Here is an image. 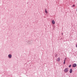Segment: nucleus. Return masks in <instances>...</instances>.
<instances>
[{"label":"nucleus","instance_id":"obj_1","mask_svg":"<svg viewBox=\"0 0 77 77\" xmlns=\"http://www.w3.org/2000/svg\"><path fill=\"white\" fill-rule=\"evenodd\" d=\"M8 57L10 59L12 58V55L11 54H9L8 55Z\"/></svg>","mask_w":77,"mask_h":77},{"label":"nucleus","instance_id":"obj_2","mask_svg":"<svg viewBox=\"0 0 77 77\" xmlns=\"http://www.w3.org/2000/svg\"><path fill=\"white\" fill-rule=\"evenodd\" d=\"M68 68H65L64 69V72H68Z\"/></svg>","mask_w":77,"mask_h":77},{"label":"nucleus","instance_id":"obj_3","mask_svg":"<svg viewBox=\"0 0 77 77\" xmlns=\"http://www.w3.org/2000/svg\"><path fill=\"white\" fill-rule=\"evenodd\" d=\"M77 66V64L76 63L73 64L72 65V67H75Z\"/></svg>","mask_w":77,"mask_h":77},{"label":"nucleus","instance_id":"obj_4","mask_svg":"<svg viewBox=\"0 0 77 77\" xmlns=\"http://www.w3.org/2000/svg\"><path fill=\"white\" fill-rule=\"evenodd\" d=\"M52 23L53 24H55V21H54V20L52 21Z\"/></svg>","mask_w":77,"mask_h":77},{"label":"nucleus","instance_id":"obj_5","mask_svg":"<svg viewBox=\"0 0 77 77\" xmlns=\"http://www.w3.org/2000/svg\"><path fill=\"white\" fill-rule=\"evenodd\" d=\"M72 69H70V73H72Z\"/></svg>","mask_w":77,"mask_h":77},{"label":"nucleus","instance_id":"obj_6","mask_svg":"<svg viewBox=\"0 0 77 77\" xmlns=\"http://www.w3.org/2000/svg\"><path fill=\"white\" fill-rule=\"evenodd\" d=\"M64 65H65V60H64V63H63Z\"/></svg>","mask_w":77,"mask_h":77},{"label":"nucleus","instance_id":"obj_7","mask_svg":"<svg viewBox=\"0 0 77 77\" xmlns=\"http://www.w3.org/2000/svg\"><path fill=\"white\" fill-rule=\"evenodd\" d=\"M45 13H47V10H46V9H45Z\"/></svg>","mask_w":77,"mask_h":77},{"label":"nucleus","instance_id":"obj_8","mask_svg":"<svg viewBox=\"0 0 77 77\" xmlns=\"http://www.w3.org/2000/svg\"><path fill=\"white\" fill-rule=\"evenodd\" d=\"M60 61V58H58V61L59 62Z\"/></svg>","mask_w":77,"mask_h":77},{"label":"nucleus","instance_id":"obj_9","mask_svg":"<svg viewBox=\"0 0 77 77\" xmlns=\"http://www.w3.org/2000/svg\"><path fill=\"white\" fill-rule=\"evenodd\" d=\"M71 65H69V67L70 68V67H71Z\"/></svg>","mask_w":77,"mask_h":77},{"label":"nucleus","instance_id":"obj_10","mask_svg":"<svg viewBox=\"0 0 77 77\" xmlns=\"http://www.w3.org/2000/svg\"><path fill=\"white\" fill-rule=\"evenodd\" d=\"M74 6H75V5H73L72 6V7H74Z\"/></svg>","mask_w":77,"mask_h":77},{"label":"nucleus","instance_id":"obj_11","mask_svg":"<svg viewBox=\"0 0 77 77\" xmlns=\"http://www.w3.org/2000/svg\"><path fill=\"white\" fill-rule=\"evenodd\" d=\"M25 43H26V42H25Z\"/></svg>","mask_w":77,"mask_h":77}]
</instances>
